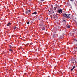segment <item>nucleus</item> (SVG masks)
I'll use <instances>...</instances> for the list:
<instances>
[{
    "label": "nucleus",
    "instance_id": "obj_15",
    "mask_svg": "<svg viewBox=\"0 0 77 77\" xmlns=\"http://www.w3.org/2000/svg\"><path fill=\"white\" fill-rule=\"evenodd\" d=\"M74 41H76V42H77V40L76 39H74Z\"/></svg>",
    "mask_w": 77,
    "mask_h": 77
},
{
    "label": "nucleus",
    "instance_id": "obj_16",
    "mask_svg": "<svg viewBox=\"0 0 77 77\" xmlns=\"http://www.w3.org/2000/svg\"><path fill=\"white\" fill-rule=\"evenodd\" d=\"M55 17H56V18H57V15H55Z\"/></svg>",
    "mask_w": 77,
    "mask_h": 77
},
{
    "label": "nucleus",
    "instance_id": "obj_24",
    "mask_svg": "<svg viewBox=\"0 0 77 77\" xmlns=\"http://www.w3.org/2000/svg\"><path fill=\"white\" fill-rule=\"evenodd\" d=\"M29 1H30V0H29Z\"/></svg>",
    "mask_w": 77,
    "mask_h": 77
},
{
    "label": "nucleus",
    "instance_id": "obj_12",
    "mask_svg": "<svg viewBox=\"0 0 77 77\" xmlns=\"http://www.w3.org/2000/svg\"><path fill=\"white\" fill-rule=\"evenodd\" d=\"M67 28H70V26L68 25V26H67Z\"/></svg>",
    "mask_w": 77,
    "mask_h": 77
},
{
    "label": "nucleus",
    "instance_id": "obj_6",
    "mask_svg": "<svg viewBox=\"0 0 77 77\" xmlns=\"http://www.w3.org/2000/svg\"><path fill=\"white\" fill-rule=\"evenodd\" d=\"M75 68V66H74L73 67L72 69H71V71H73V70H74V69Z\"/></svg>",
    "mask_w": 77,
    "mask_h": 77
},
{
    "label": "nucleus",
    "instance_id": "obj_8",
    "mask_svg": "<svg viewBox=\"0 0 77 77\" xmlns=\"http://www.w3.org/2000/svg\"><path fill=\"white\" fill-rule=\"evenodd\" d=\"M67 17H68L67 18H71V16H70V14L67 15Z\"/></svg>",
    "mask_w": 77,
    "mask_h": 77
},
{
    "label": "nucleus",
    "instance_id": "obj_23",
    "mask_svg": "<svg viewBox=\"0 0 77 77\" xmlns=\"http://www.w3.org/2000/svg\"><path fill=\"white\" fill-rule=\"evenodd\" d=\"M70 1H72L73 0H70Z\"/></svg>",
    "mask_w": 77,
    "mask_h": 77
},
{
    "label": "nucleus",
    "instance_id": "obj_10",
    "mask_svg": "<svg viewBox=\"0 0 77 77\" xmlns=\"http://www.w3.org/2000/svg\"><path fill=\"white\" fill-rule=\"evenodd\" d=\"M25 13L26 14H28V13H29V11H28V10L26 11L25 12Z\"/></svg>",
    "mask_w": 77,
    "mask_h": 77
},
{
    "label": "nucleus",
    "instance_id": "obj_11",
    "mask_svg": "<svg viewBox=\"0 0 77 77\" xmlns=\"http://www.w3.org/2000/svg\"><path fill=\"white\" fill-rule=\"evenodd\" d=\"M17 29V27H16V26H14V30H15V29Z\"/></svg>",
    "mask_w": 77,
    "mask_h": 77
},
{
    "label": "nucleus",
    "instance_id": "obj_17",
    "mask_svg": "<svg viewBox=\"0 0 77 77\" xmlns=\"http://www.w3.org/2000/svg\"><path fill=\"white\" fill-rule=\"evenodd\" d=\"M30 24V22H27V24Z\"/></svg>",
    "mask_w": 77,
    "mask_h": 77
},
{
    "label": "nucleus",
    "instance_id": "obj_20",
    "mask_svg": "<svg viewBox=\"0 0 77 77\" xmlns=\"http://www.w3.org/2000/svg\"><path fill=\"white\" fill-rule=\"evenodd\" d=\"M10 47V48L11 49V48H12V46H11Z\"/></svg>",
    "mask_w": 77,
    "mask_h": 77
},
{
    "label": "nucleus",
    "instance_id": "obj_13",
    "mask_svg": "<svg viewBox=\"0 0 77 77\" xmlns=\"http://www.w3.org/2000/svg\"><path fill=\"white\" fill-rule=\"evenodd\" d=\"M28 12H31V10H28Z\"/></svg>",
    "mask_w": 77,
    "mask_h": 77
},
{
    "label": "nucleus",
    "instance_id": "obj_5",
    "mask_svg": "<svg viewBox=\"0 0 77 77\" xmlns=\"http://www.w3.org/2000/svg\"><path fill=\"white\" fill-rule=\"evenodd\" d=\"M75 68V66H74L73 67L72 69H71V71H73V70H74V69Z\"/></svg>",
    "mask_w": 77,
    "mask_h": 77
},
{
    "label": "nucleus",
    "instance_id": "obj_18",
    "mask_svg": "<svg viewBox=\"0 0 77 77\" xmlns=\"http://www.w3.org/2000/svg\"><path fill=\"white\" fill-rule=\"evenodd\" d=\"M42 2H43V1H44V0H40Z\"/></svg>",
    "mask_w": 77,
    "mask_h": 77
},
{
    "label": "nucleus",
    "instance_id": "obj_1",
    "mask_svg": "<svg viewBox=\"0 0 77 77\" xmlns=\"http://www.w3.org/2000/svg\"><path fill=\"white\" fill-rule=\"evenodd\" d=\"M63 16L66 18H68V15L66 13H64L63 14Z\"/></svg>",
    "mask_w": 77,
    "mask_h": 77
},
{
    "label": "nucleus",
    "instance_id": "obj_3",
    "mask_svg": "<svg viewBox=\"0 0 77 77\" xmlns=\"http://www.w3.org/2000/svg\"><path fill=\"white\" fill-rule=\"evenodd\" d=\"M37 13V12H36V11H35V12H34V13H32V14H33H33H34V15H36L37 14V13Z\"/></svg>",
    "mask_w": 77,
    "mask_h": 77
},
{
    "label": "nucleus",
    "instance_id": "obj_19",
    "mask_svg": "<svg viewBox=\"0 0 77 77\" xmlns=\"http://www.w3.org/2000/svg\"><path fill=\"white\" fill-rule=\"evenodd\" d=\"M39 26H41V24H39Z\"/></svg>",
    "mask_w": 77,
    "mask_h": 77
},
{
    "label": "nucleus",
    "instance_id": "obj_22",
    "mask_svg": "<svg viewBox=\"0 0 77 77\" xmlns=\"http://www.w3.org/2000/svg\"><path fill=\"white\" fill-rule=\"evenodd\" d=\"M48 17H47V18H46V20H48Z\"/></svg>",
    "mask_w": 77,
    "mask_h": 77
},
{
    "label": "nucleus",
    "instance_id": "obj_21",
    "mask_svg": "<svg viewBox=\"0 0 77 77\" xmlns=\"http://www.w3.org/2000/svg\"><path fill=\"white\" fill-rule=\"evenodd\" d=\"M9 47H11V45H9Z\"/></svg>",
    "mask_w": 77,
    "mask_h": 77
},
{
    "label": "nucleus",
    "instance_id": "obj_4",
    "mask_svg": "<svg viewBox=\"0 0 77 77\" xmlns=\"http://www.w3.org/2000/svg\"><path fill=\"white\" fill-rule=\"evenodd\" d=\"M42 30H44L45 29V27H42Z\"/></svg>",
    "mask_w": 77,
    "mask_h": 77
},
{
    "label": "nucleus",
    "instance_id": "obj_9",
    "mask_svg": "<svg viewBox=\"0 0 77 77\" xmlns=\"http://www.w3.org/2000/svg\"><path fill=\"white\" fill-rule=\"evenodd\" d=\"M63 22H64V23H66V21L64 19H63Z\"/></svg>",
    "mask_w": 77,
    "mask_h": 77
},
{
    "label": "nucleus",
    "instance_id": "obj_14",
    "mask_svg": "<svg viewBox=\"0 0 77 77\" xmlns=\"http://www.w3.org/2000/svg\"><path fill=\"white\" fill-rule=\"evenodd\" d=\"M9 50L10 51H11V52H12V50L11 49H9Z\"/></svg>",
    "mask_w": 77,
    "mask_h": 77
},
{
    "label": "nucleus",
    "instance_id": "obj_2",
    "mask_svg": "<svg viewBox=\"0 0 77 77\" xmlns=\"http://www.w3.org/2000/svg\"><path fill=\"white\" fill-rule=\"evenodd\" d=\"M62 9H59L58 10L57 12H58L60 14V13H62Z\"/></svg>",
    "mask_w": 77,
    "mask_h": 77
},
{
    "label": "nucleus",
    "instance_id": "obj_7",
    "mask_svg": "<svg viewBox=\"0 0 77 77\" xmlns=\"http://www.w3.org/2000/svg\"><path fill=\"white\" fill-rule=\"evenodd\" d=\"M10 25H11V23H8L7 24V26H10Z\"/></svg>",
    "mask_w": 77,
    "mask_h": 77
}]
</instances>
